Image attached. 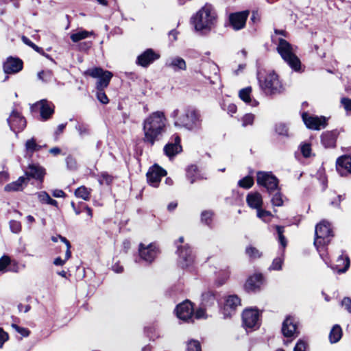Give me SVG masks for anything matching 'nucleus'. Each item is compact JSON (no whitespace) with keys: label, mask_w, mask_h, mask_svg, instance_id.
Instances as JSON below:
<instances>
[{"label":"nucleus","mask_w":351,"mask_h":351,"mask_svg":"<svg viewBox=\"0 0 351 351\" xmlns=\"http://www.w3.org/2000/svg\"><path fill=\"white\" fill-rule=\"evenodd\" d=\"M167 119L162 111L151 113L143 123V141L153 146L159 141L166 131Z\"/></svg>","instance_id":"obj_1"},{"label":"nucleus","mask_w":351,"mask_h":351,"mask_svg":"<svg viewBox=\"0 0 351 351\" xmlns=\"http://www.w3.org/2000/svg\"><path fill=\"white\" fill-rule=\"evenodd\" d=\"M176 127L184 128L189 131H197L201 128L202 119L199 111L194 107H185L182 112L175 109L171 114Z\"/></svg>","instance_id":"obj_2"},{"label":"nucleus","mask_w":351,"mask_h":351,"mask_svg":"<svg viewBox=\"0 0 351 351\" xmlns=\"http://www.w3.org/2000/svg\"><path fill=\"white\" fill-rule=\"evenodd\" d=\"M332 237H333L332 230L328 221L323 220L317 224L315 230L314 245L326 264H328V262L324 258V251Z\"/></svg>","instance_id":"obj_3"},{"label":"nucleus","mask_w":351,"mask_h":351,"mask_svg":"<svg viewBox=\"0 0 351 351\" xmlns=\"http://www.w3.org/2000/svg\"><path fill=\"white\" fill-rule=\"evenodd\" d=\"M197 31L209 29L216 21V12L212 5L206 3L192 18Z\"/></svg>","instance_id":"obj_4"},{"label":"nucleus","mask_w":351,"mask_h":351,"mask_svg":"<svg viewBox=\"0 0 351 351\" xmlns=\"http://www.w3.org/2000/svg\"><path fill=\"white\" fill-rule=\"evenodd\" d=\"M277 51L285 62L295 71L301 70V62L295 54L292 45L283 38H280Z\"/></svg>","instance_id":"obj_5"},{"label":"nucleus","mask_w":351,"mask_h":351,"mask_svg":"<svg viewBox=\"0 0 351 351\" xmlns=\"http://www.w3.org/2000/svg\"><path fill=\"white\" fill-rule=\"evenodd\" d=\"M277 51L285 62L295 71L301 70V62L295 54L292 45L283 38H280Z\"/></svg>","instance_id":"obj_6"},{"label":"nucleus","mask_w":351,"mask_h":351,"mask_svg":"<svg viewBox=\"0 0 351 351\" xmlns=\"http://www.w3.org/2000/svg\"><path fill=\"white\" fill-rule=\"evenodd\" d=\"M261 89L267 95L280 93L284 87L278 75L274 72L268 73L263 79L259 78Z\"/></svg>","instance_id":"obj_7"},{"label":"nucleus","mask_w":351,"mask_h":351,"mask_svg":"<svg viewBox=\"0 0 351 351\" xmlns=\"http://www.w3.org/2000/svg\"><path fill=\"white\" fill-rule=\"evenodd\" d=\"M256 182L259 186L265 187L269 193L279 189V180L271 172L258 171Z\"/></svg>","instance_id":"obj_8"},{"label":"nucleus","mask_w":351,"mask_h":351,"mask_svg":"<svg viewBox=\"0 0 351 351\" xmlns=\"http://www.w3.org/2000/svg\"><path fill=\"white\" fill-rule=\"evenodd\" d=\"M87 73L93 78H97L96 84L97 90H104L108 87L113 76L108 71H104L100 67H95L87 71Z\"/></svg>","instance_id":"obj_9"},{"label":"nucleus","mask_w":351,"mask_h":351,"mask_svg":"<svg viewBox=\"0 0 351 351\" xmlns=\"http://www.w3.org/2000/svg\"><path fill=\"white\" fill-rule=\"evenodd\" d=\"M260 312L256 308H247L242 314L243 325L247 329H256L260 326Z\"/></svg>","instance_id":"obj_10"},{"label":"nucleus","mask_w":351,"mask_h":351,"mask_svg":"<svg viewBox=\"0 0 351 351\" xmlns=\"http://www.w3.org/2000/svg\"><path fill=\"white\" fill-rule=\"evenodd\" d=\"M177 253L178 255V263L182 268L190 266L194 260L192 250L187 244L182 246H178Z\"/></svg>","instance_id":"obj_11"},{"label":"nucleus","mask_w":351,"mask_h":351,"mask_svg":"<svg viewBox=\"0 0 351 351\" xmlns=\"http://www.w3.org/2000/svg\"><path fill=\"white\" fill-rule=\"evenodd\" d=\"M302 118L306 126L309 129L319 130L326 126V119L324 117H319L303 112Z\"/></svg>","instance_id":"obj_12"},{"label":"nucleus","mask_w":351,"mask_h":351,"mask_svg":"<svg viewBox=\"0 0 351 351\" xmlns=\"http://www.w3.org/2000/svg\"><path fill=\"white\" fill-rule=\"evenodd\" d=\"M138 252L141 258L149 263H152L159 254L158 247L155 243H150L147 246L140 243Z\"/></svg>","instance_id":"obj_13"},{"label":"nucleus","mask_w":351,"mask_h":351,"mask_svg":"<svg viewBox=\"0 0 351 351\" xmlns=\"http://www.w3.org/2000/svg\"><path fill=\"white\" fill-rule=\"evenodd\" d=\"M167 171L158 165L151 167L147 173V182L154 187H158L162 177L165 176Z\"/></svg>","instance_id":"obj_14"},{"label":"nucleus","mask_w":351,"mask_h":351,"mask_svg":"<svg viewBox=\"0 0 351 351\" xmlns=\"http://www.w3.org/2000/svg\"><path fill=\"white\" fill-rule=\"evenodd\" d=\"M180 137L178 134H173L170 141L164 147V153L169 158H173L176 155L180 154L182 151L180 145Z\"/></svg>","instance_id":"obj_15"},{"label":"nucleus","mask_w":351,"mask_h":351,"mask_svg":"<svg viewBox=\"0 0 351 351\" xmlns=\"http://www.w3.org/2000/svg\"><path fill=\"white\" fill-rule=\"evenodd\" d=\"M176 311V315L180 319L188 321L192 318L193 315L192 303L189 300H186L177 306Z\"/></svg>","instance_id":"obj_16"},{"label":"nucleus","mask_w":351,"mask_h":351,"mask_svg":"<svg viewBox=\"0 0 351 351\" xmlns=\"http://www.w3.org/2000/svg\"><path fill=\"white\" fill-rule=\"evenodd\" d=\"M8 123L10 127V129L14 132H16V130H22L26 125V121L25 118L16 110H13L9 118L8 119Z\"/></svg>","instance_id":"obj_17"},{"label":"nucleus","mask_w":351,"mask_h":351,"mask_svg":"<svg viewBox=\"0 0 351 351\" xmlns=\"http://www.w3.org/2000/svg\"><path fill=\"white\" fill-rule=\"evenodd\" d=\"M297 321L293 316L286 317L282 323V332L286 337H293L297 335Z\"/></svg>","instance_id":"obj_18"},{"label":"nucleus","mask_w":351,"mask_h":351,"mask_svg":"<svg viewBox=\"0 0 351 351\" xmlns=\"http://www.w3.org/2000/svg\"><path fill=\"white\" fill-rule=\"evenodd\" d=\"M34 108H38L40 110V114L43 121L49 119L54 112V106L52 102L46 99L40 100L35 104Z\"/></svg>","instance_id":"obj_19"},{"label":"nucleus","mask_w":351,"mask_h":351,"mask_svg":"<svg viewBox=\"0 0 351 351\" xmlns=\"http://www.w3.org/2000/svg\"><path fill=\"white\" fill-rule=\"evenodd\" d=\"M324 258L327 261V266L330 267L334 271L341 274L346 272L350 267V259L346 255H340L336 263L333 265H330L328 258L324 254Z\"/></svg>","instance_id":"obj_20"},{"label":"nucleus","mask_w":351,"mask_h":351,"mask_svg":"<svg viewBox=\"0 0 351 351\" xmlns=\"http://www.w3.org/2000/svg\"><path fill=\"white\" fill-rule=\"evenodd\" d=\"M159 57V55L156 53L153 49H147L137 57L136 64L147 67L158 60Z\"/></svg>","instance_id":"obj_21"},{"label":"nucleus","mask_w":351,"mask_h":351,"mask_svg":"<svg viewBox=\"0 0 351 351\" xmlns=\"http://www.w3.org/2000/svg\"><path fill=\"white\" fill-rule=\"evenodd\" d=\"M249 14L248 11L236 12L230 15V22L233 29L239 30L244 27Z\"/></svg>","instance_id":"obj_22"},{"label":"nucleus","mask_w":351,"mask_h":351,"mask_svg":"<svg viewBox=\"0 0 351 351\" xmlns=\"http://www.w3.org/2000/svg\"><path fill=\"white\" fill-rule=\"evenodd\" d=\"M23 69V61L19 58L10 57L3 64V71L7 74H14Z\"/></svg>","instance_id":"obj_23"},{"label":"nucleus","mask_w":351,"mask_h":351,"mask_svg":"<svg viewBox=\"0 0 351 351\" xmlns=\"http://www.w3.org/2000/svg\"><path fill=\"white\" fill-rule=\"evenodd\" d=\"M27 180L34 178L43 181L45 175V169L37 164H30L25 171Z\"/></svg>","instance_id":"obj_24"},{"label":"nucleus","mask_w":351,"mask_h":351,"mask_svg":"<svg viewBox=\"0 0 351 351\" xmlns=\"http://www.w3.org/2000/svg\"><path fill=\"white\" fill-rule=\"evenodd\" d=\"M165 66L171 69L174 72L184 71L186 70L185 60L180 56H172L167 59Z\"/></svg>","instance_id":"obj_25"},{"label":"nucleus","mask_w":351,"mask_h":351,"mask_svg":"<svg viewBox=\"0 0 351 351\" xmlns=\"http://www.w3.org/2000/svg\"><path fill=\"white\" fill-rule=\"evenodd\" d=\"M263 283V275L261 274H254L247 280L245 287L247 291H256L261 288Z\"/></svg>","instance_id":"obj_26"},{"label":"nucleus","mask_w":351,"mask_h":351,"mask_svg":"<svg viewBox=\"0 0 351 351\" xmlns=\"http://www.w3.org/2000/svg\"><path fill=\"white\" fill-rule=\"evenodd\" d=\"M246 202L250 208L258 210L262 207L263 197L258 192H251L247 195Z\"/></svg>","instance_id":"obj_27"},{"label":"nucleus","mask_w":351,"mask_h":351,"mask_svg":"<svg viewBox=\"0 0 351 351\" xmlns=\"http://www.w3.org/2000/svg\"><path fill=\"white\" fill-rule=\"evenodd\" d=\"M337 169L339 173L343 176L344 171L351 173V157L349 156H343L337 160Z\"/></svg>","instance_id":"obj_28"},{"label":"nucleus","mask_w":351,"mask_h":351,"mask_svg":"<svg viewBox=\"0 0 351 351\" xmlns=\"http://www.w3.org/2000/svg\"><path fill=\"white\" fill-rule=\"evenodd\" d=\"M252 87L247 86L242 88L239 92V98L243 101L245 104H249L251 106L255 107L258 105V102L251 97Z\"/></svg>","instance_id":"obj_29"},{"label":"nucleus","mask_w":351,"mask_h":351,"mask_svg":"<svg viewBox=\"0 0 351 351\" xmlns=\"http://www.w3.org/2000/svg\"><path fill=\"white\" fill-rule=\"evenodd\" d=\"M27 178L24 176H21L17 180L8 184L4 190L7 192L19 191L23 190V184H26Z\"/></svg>","instance_id":"obj_30"},{"label":"nucleus","mask_w":351,"mask_h":351,"mask_svg":"<svg viewBox=\"0 0 351 351\" xmlns=\"http://www.w3.org/2000/svg\"><path fill=\"white\" fill-rule=\"evenodd\" d=\"M186 178L191 184H193L197 180L203 179V176L200 174L198 167L196 165H191L186 170Z\"/></svg>","instance_id":"obj_31"},{"label":"nucleus","mask_w":351,"mask_h":351,"mask_svg":"<svg viewBox=\"0 0 351 351\" xmlns=\"http://www.w3.org/2000/svg\"><path fill=\"white\" fill-rule=\"evenodd\" d=\"M337 136L333 132L324 133L321 136V141L325 147H335Z\"/></svg>","instance_id":"obj_32"},{"label":"nucleus","mask_w":351,"mask_h":351,"mask_svg":"<svg viewBox=\"0 0 351 351\" xmlns=\"http://www.w3.org/2000/svg\"><path fill=\"white\" fill-rule=\"evenodd\" d=\"M93 34V32H88L85 29H80L71 34L70 38L73 43H77L82 40L87 38Z\"/></svg>","instance_id":"obj_33"},{"label":"nucleus","mask_w":351,"mask_h":351,"mask_svg":"<svg viewBox=\"0 0 351 351\" xmlns=\"http://www.w3.org/2000/svg\"><path fill=\"white\" fill-rule=\"evenodd\" d=\"M342 337V330L340 326L335 325L329 334V340L331 343H335L338 342Z\"/></svg>","instance_id":"obj_34"},{"label":"nucleus","mask_w":351,"mask_h":351,"mask_svg":"<svg viewBox=\"0 0 351 351\" xmlns=\"http://www.w3.org/2000/svg\"><path fill=\"white\" fill-rule=\"evenodd\" d=\"M241 304V300L237 295H229L224 305V310L227 311L228 309L234 310L238 306Z\"/></svg>","instance_id":"obj_35"},{"label":"nucleus","mask_w":351,"mask_h":351,"mask_svg":"<svg viewBox=\"0 0 351 351\" xmlns=\"http://www.w3.org/2000/svg\"><path fill=\"white\" fill-rule=\"evenodd\" d=\"M38 198L41 203L58 206V202L49 196L45 191H41L38 193Z\"/></svg>","instance_id":"obj_36"},{"label":"nucleus","mask_w":351,"mask_h":351,"mask_svg":"<svg viewBox=\"0 0 351 351\" xmlns=\"http://www.w3.org/2000/svg\"><path fill=\"white\" fill-rule=\"evenodd\" d=\"M202 298L203 304L205 306H213L217 302L215 295L212 292L204 293Z\"/></svg>","instance_id":"obj_37"},{"label":"nucleus","mask_w":351,"mask_h":351,"mask_svg":"<svg viewBox=\"0 0 351 351\" xmlns=\"http://www.w3.org/2000/svg\"><path fill=\"white\" fill-rule=\"evenodd\" d=\"M90 189L82 186L77 188L75 191L76 197L83 199L84 200H88L90 196Z\"/></svg>","instance_id":"obj_38"},{"label":"nucleus","mask_w":351,"mask_h":351,"mask_svg":"<svg viewBox=\"0 0 351 351\" xmlns=\"http://www.w3.org/2000/svg\"><path fill=\"white\" fill-rule=\"evenodd\" d=\"M41 148L42 146L38 145L34 138L27 140L25 143V149L27 153L32 154L36 151H39Z\"/></svg>","instance_id":"obj_39"},{"label":"nucleus","mask_w":351,"mask_h":351,"mask_svg":"<svg viewBox=\"0 0 351 351\" xmlns=\"http://www.w3.org/2000/svg\"><path fill=\"white\" fill-rule=\"evenodd\" d=\"M53 74L51 70H43L38 73L37 77L44 83L49 82L53 78Z\"/></svg>","instance_id":"obj_40"},{"label":"nucleus","mask_w":351,"mask_h":351,"mask_svg":"<svg viewBox=\"0 0 351 351\" xmlns=\"http://www.w3.org/2000/svg\"><path fill=\"white\" fill-rule=\"evenodd\" d=\"M275 229L278 234V241L280 242L282 248H285L287 246V241L283 234L285 232V228L280 226H275Z\"/></svg>","instance_id":"obj_41"},{"label":"nucleus","mask_w":351,"mask_h":351,"mask_svg":"<svg viewBox=\"0 0 351 351\" xmlns=\"http://www.w3.org/2000/svg\"><path fill=\"white\" fill-rule=\"evenodd\" d=\"M254 184V179L252 177L250 176H247L244 177L243 179L240 180L238 182L239 186L248 189L251 188Z\"/></svg>","instance_id":"obj_42"},{"label":"nucleus","mask_w":351,"mask_h":351,"mask_svg":"<svg viewBox=\"0 0 351 351\" xmlns=\"http://www.w3.org/2000/svg\"><path fill=\"white\" fill-rule=\"evenodd\" d=\"M213 212L212 210H204L201 213V221L205 224L210 226L213 217Z\"/></svg>","instance_id":"obj_43"},{"label":"nucleus","mask_w":351,"mask_h":351,"mask_svg":"<svg viewBox=\"0 0 351 351\" xmlns=\"http://www.w3.org/2000/svg\"><path fill=\"white\" fill-rule=\"evenodd\" d=\"M246 254L251 258H258L262 256V253L253 246H248L245 249Z\"/></svg>","instance_id":"obj_44"},{"label":"nucleus","mask_w":351,"mask_h":351,"mask_svg":"<svg viewBox=\"0 0 351 351\" xmlns=\"http://www.w3.org/2000/svg\"><path fill=\"white\" fill-rule=\"evenodd\" d=\"M186 351H202L200 343L197 340L191 339L186 343Z\"/></svg>","instance_id":"obj_45"},{"label":"nucleus","mask_w":351,"mask_h":351,"mask_svg":"<svg viewBox=\"0 0 351 351\" xmlns=\"http://www.w3.org/2000/svg\"><path fill=\"white\" fill-rule=\"evenodd\" d=\"M113 180V177L108 174L107 172L101 173L99 176L98 181L100 184H107L109 185L112 183Z\"/></svg>","instance_id":"obj_46"},{"label":"nucleus","mask_w":351,"mask_h":351,"mask_svg":"<svg viewBox=\"0 0 351 351\" xmlns=\"http://www.w3.org/2000/svg\"><path fill=\"white\" fill-rule=\"evenodd\" d=\"M10 231L14 234H19L22 229L21 223L16 220H10L9 222Z\"/></svg>","instance_id":"obj_47"},{"label":"nucleus","mask_w":351,"mask_h":351,"mask_svg":"<svg viewBox=\"0 0 351 351\" xmlns=\"http://www.w3.org/2000/svg\"><path fill=\"white\" fill-rule=\"evenodd\" d=\"M11 263V258L6 255L3 256L0 258V271L5 272L8 271L7 267L9 266V264Z\"/></svg>","instance_id":"obj_48"},{"label":"nucleus","mask_w":351,"mask_h":351,"mask_svg":"<svg viewBox=\"0 0 351 351\" xmlns=\"http://www.w3.org/2000/svg\"><path fill=\"white\" fill-rule=\"evenodd\" d=\"M276 132L278 134L288 136V128L285 123H278L276 125Z\"/></svg>","instance_id":"obj_49"},{"label":"nucleus","mask_w":351,"mask_h":351,"mask_svg":"<svg viewBox=\"0 0 351 351\" xmlns=\"http://www.w3.org/2000/svg\"><path fill=\"white\" fill-rule=\"evenodd\" d=\"M283 256L278 257L274 259L271 265L269 267V269L272 270H280L282 269V265L283 263Z\"/></svg>","instance_id":"obj_50"},{"label":"nucleus","mask_w":351,"mask_h":351,"mask_svg":"<svg viewBox=\"0 0 351 351\" xmlns=\"http://www.w3.org/2000/svg\"><path fill=\"white\" fill-rule=\"evenodd\" d=\"M271 203L274 206H281L283 204L281 193L278 191L271 198Z\"/></svg>","instance_id":"obj_51"},{"label":"nucleus","mask_w":351,"mask_h":351,"mask_svg":"<svg viewBox=\"0 0 351 351\" xmlns=\"http://www.w3.org/2000/svg\"><path fill=\"white\" fill-rule=\"evenodd\" d=\"M75 129L79 132V134L82 136L89 134V129L86 125L77 123L75 125Z\"/></svg>","instance_id":"obj_52"},{"label":"nucleus","mask_w":351,"mask_h":351,"mask_svg":"<svg viewBox=\"0 0 351 351\" xmlns=\"http://www.w3.org/2000/svg\"><path fill=\"white\" fill-rule=\"evenodd\" d=\"M300 150L304 157L308 158L311 156V145L307 143H304L300 145Z\"/></svg>","instance_id":"obj_53"},{"label":"nucleus","mask_w":351,"mask_h":351,"mask_svg":"<svg viewBox=\"0 0 351 351\" xmlns=\"http://www.w3.org/2000/svg\"><path fill=\"white\" fill-rule=\"evenodd\" d=\"M254 119V115L253 114H246L242 118V125L246 127L247 125H252Z\"/></svg>","instance_id":"obj_54"},{"label":"nucleus","mask_w":351,"mask_h":351,"mask_svg":"<svg viewBox=\"0 0 351 351\" xmlns=\"http://www.w3.org/2000/svg\"><path fill=\"white\" fill-rule=\"evenodd\" d=\"M97 98L103 104H107L109 102V99L106 95L104 90H97Z\"/></svg>","instance_id":"obj_55"},{"label":"nucleus","mask_w":351,"mask_h":351,"mask_svg":"<svg viewBox=\"0 0 351 351\" xmlns=\"http://www.w3.org/2000/svg\"><path fill=\"white\" fill-rule=\"evenodd\" d=\"M60 240L61 241H62L63 243H64L66 246V253H65L64 259L66 261H67V260H69L70 258V257L71 256V252L70 250V249L71 247V245L69 241L65 237H60Z\"/></svg>","instance_id":"obj_56"},{"label":"nucleus","mask_w":351,"mask_h":351,"mask_svg":"<svg viewBox=\"0 0 351 351\" xmlns=\"http://www.w3.org/2000/svg\"><path fill=\"white\" fill-rule=\"evenodd\" d=\"M341 104L344 108L345 110L351 114V99L343 97L341 99Z\"/></svg>","instance_id":"obj_57"},{"label":"nucleus","mask_w":351,"mask_h":351,"mask_svg":"<svg viewBox=\"0 0 351 351\" xmlns=\"http://www.w3.org/2000/svg\"><path fill=\"white\" fill-rule=\"evenodd\" d=\"M9 266H10L8 268L9 271H12V272H14V273L19 272L20 266H19V263L17 261L11 259V263L9 264Z\"/></svg>","instance_id":"obj_58"},{"label":"nucleus","mask_w":351,"mask_h":351,"mask_svg":"<svg viewBox=\"0 0 351 351\" xmlns=\"http://www.w3.org/2000/svg\"><path fill=\"white\" fill-rule=\"evenodd\" d=\"M66 163L67 167L69 169L73 170V169H75L77 167V162H76L75 159L71 156H69L66 157Z\"/></svg>","instance_id":"obj_59"},{"label":"nucleus","mask_w":351,"mask_h":351,"mask_svg":"<svg viewBox=\"0 0 351 351\" xmlns=\"http://www.w3.org/2000/svg\"><path fill=\"white\" fill-rule=\"evenodd\" d=\"M271 215V214L270 212L265 210H263L261 209V208L257 210V217L263 219V221H266L267 218L270 217Z\"/></svg>","instance_id":"obj_60"},{"label":"nucleus","mask_w":351,"mask_h":351,"mask_svg":"<svg viewBox=\"0 0 351 351\" xmlns=\"http://www.w3.org/2000/svg\"><path fill=\"white\" fill-rule=\"evenodd\" d=\"M222 276H223L221 278L218 277L216 280V283L218 285V286H221L225 283L226 280L229 278V271L228 270L222 271Z\"/></svg>","instance_id":"obj_61"},{"label":"nucleus","mask_w":351,"mask_h":351,"mask_svg":"<svg viewBox=\"0 0 351 351\" xmlns=\"http://www.w3.org/2000/svg\"><path fill=\"white\" fill-rule=\"evenodd\" d=\"M12 327L20 333L23 337H28L30 332L27 328L19 326L16 324H12Z\"/></svg>","instance_id":"obj_62"},{"label":"nucleus","mask_w":351,"mask_h":351,"mask_svg":"<svg viewBox=\"0 0 351 351\" xmlns=\"http://www.w3.org/2000/svg\"><path fill=\"white\" fill-rule=\"evenodd\" d=\"M306 346V343L304 341L300 340L296 343L293 351H305Z\"/></svg>","instance_id":"obj_63"},{"label":"nucleus","mask_w":351,"mask_h":351,"mask_svg":"<svg viewBox=\"0 0 351 351\" xmlns=\"http://www.w3.org/2000/svg\"><path fill=\"white\" fill-rule=\"evenodd\" d=\"M341 304L350 313H351V299L350 298H343L341 302Z\"/></svg>","instance_id":"obj_64"}]
</instances>
